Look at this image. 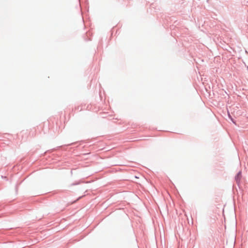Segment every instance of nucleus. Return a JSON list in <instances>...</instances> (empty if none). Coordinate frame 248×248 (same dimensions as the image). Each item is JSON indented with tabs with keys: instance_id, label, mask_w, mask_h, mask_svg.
<instances>
[{
	"instance_id": "f257e3e1",
	"label": "nucleus",
	"mask_w": 248,
	"mask_h": 248,
	"mask_svg": "<svg viewBox=\"0 0 248 248\" xmlns=\"http://www.w3.org/2000/svg\"><path fill=\"white\" fill-rule=\"evenodd\" d=\"M241 177H242L241 172L240 171H239L237 174V175H236V176L235 177V180L238 184L239 183V182L241 180Z\"/></svg>"
}]
</instances>
